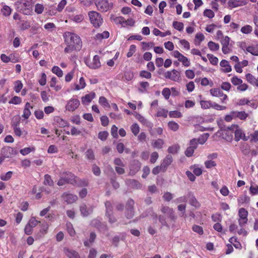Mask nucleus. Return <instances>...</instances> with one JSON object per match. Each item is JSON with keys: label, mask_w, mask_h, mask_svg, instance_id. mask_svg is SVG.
<instances>
[{"label": "nucleus", "mask_w": 258, "mask_h": 258, "mask_svg": "<svg viewBox=\"0 0 258 258\" xmlns=\"http://www.w3.org/2000/svg\"><path fill=\"white\" fill-rule=\"evenodd\" d=\"M64 43L67 47L64 48L65 53H71L72 51H79L82 47V41L80 36L75 33L66 32L63 35Z\"/></svg>", "instance_id": "1"}, {"label": "nucleus", "mask_w": 258, "mask_h": 258, "mask_svg": "<svg viewBox=\"0 0 258 258\" xmlns=\"http://www.w3.org/2000/svg\"><path fill=\"white\" fill-rule=\"evenodd\" d=\"M17 11L25 15H30L32 13V5L30 2L27 0L18 1L15 3Z\"/></svg>", "instance_id": "2"}, {"label": "nucleus", "mask_w": 258, "mask_h": 258, "mask_svg": "<svg viewBox=\"0 0 258 258\" xmlns=\"http://www.w3.org/2000/svg\"><path fill=\"white\" fill-rule=\"evenodd\" d=\"M91 23L95 27H99L102 24L103 19L101 15L95 11L90 12L88 14Z\"/></svg>", "instance_id": "3"}, {"label": "nucleus", "mask_w": 258, "mask_h": 258, "mask_svg": "<svg viewBox=\"0 0 258 258\" xmlns=\"http://www.w3.org/2000/svg\"><path fill=\"white\" fill-rule=\"evenodd\" d=\"M135 202L133 200H128L125 206V216L127 219H132L134 216V205Z\"/></svg>", "instance_id": "4"}, {"label": "nucleus", "mask_w": 258, "mask_h": 258, "mask_svg": "<svg viewBox=\"0 0 258 258\" xmlns=\"http://www.w3.org/2000/svg\"><path fill=\"white\" fill-rule=\"evenodd\" d=\"M135 116L140 122L142 124L146 125L147 126L150 128L149 130V133L151 136H154L155 135L154 131L153 130V124L147 120L144 116L140 114L135 113Z\"/></svg>", "instance_id": "5"}, {"label": "nucleus", "mask_w": 258, "mask_h": 258, "mask_svg": "<svg viewBox=\"0 0 258 258\" xmlns=\"http://www.w3.org/2000/svg\"><path fill=\"white\" fill-rule=\"evenodd\" d=\"M161 211L171 220L175 221L176 219L177 216L175 215L174 211L172 208L168 206L162 205Z\"/></svg>", "instance_id": "6"}, {"label": "nucleus", "mask_w": 258, "mask_h": 258, "mask_svg": "<svg viewBox=\"0 0 258 258\" xmlns=\"http://www.w3.org/2000/svg\"><path fill=\"white\" fill-rule=\"evenodd\" d=\"M67 182L71 184H78L80 179L71 172H63L61 173Z\"/></svg>", "instance_id": "7"}, {"label": "nucleus", "mask_w": 258, "mask_h": 258, "mask_svg": "<svg viewBox=\"0 0 258 258\" xmlns=\"http://www.w3.org/2000/svg\"><path fill=\"white\" fill-rule=\"evenodd\" d=\"M166 79H170L175 82H179L181 80L180 75L179 72L176 70L171 71H167L164 74Z\"/></svg>", "instance_id": "8"}, {"label": "nucleus", "mask_w": 258, "mask_h": 258, "mask_svg": "<svg viewBox=\"0 0 258 258\" xmlns=\"http://www.w3.org/2000/svg\"><path fill=\"white\" fill-rule=\"evenodd\" d=\"M198 147V141L196 139H193L189 142V146L185 151V155L188 157H190L193 155L195 150L197 149Z\"/></svg>", "instance_id": "9"}, {"label": "nucleus", "mask_w": 258, "mask_h": 258, "mask_svg": "<svg viewBox=\"0 0 258 258\" xmlns=\"http://www.w3.org/2000/svg\"><path fill=\"white\" fill-rule=\"evenodd\" d=\"M95 5L98 10L101 12H106L111 7L107 0H96Z\"/></svg>", "instance_id": "10"}, {"label": "nucleus", "mask_w": 258, "mask_h": 258, "mask_svg": "<svg viewBox=\"0 0 258 258\" xmlns=\"http://www.w3.org/2000/svg\"><path fill=\"white\" fill-rule=\"evenodd\" d=\"M80 104V101L78 99L71 98L68 101L66 109L69 111H74L79 106Z\"/></svg>", "instance_id": "11"}, {"label": "nucleus", "mask_w": 258, "mask_h": 258, "mask_svg": "<svg viewBox=\"0 0 258 258\" xmlns=\"http://www.w3.org/2000/svg\"><path fill=\"white\" fill-rule=\"evenodd\" d=\"M210 92L213 96L221 98L222 103H224V101L227 100L228 98L227 95L224 94L223 92L219 88L211 89Z\"/></svg>", "instance_id": "12"}, {"label": "nucleus", "mask_w": 258, "mask_h": 258, "mask_svg": "<svg viewBox=\"0 0 258 258\" xmlns=\"http://www.w3.org/2000/svg\"><path fill=\"white\" fill-rule=\"evenodd\" d=\"M90 225L97 228L99 231H105L107 229L106 225L98 219H93L91 221Z\"/></svg>", "instance_id": "13"}, {"label": "nucleus", "mask_w": 258, "mask_h": 258, "mask_svg": "<svg viewBox=\"0 0 258 258\" xmlns=\"http://www.w3.org/2000/svg\"><path fill=\"white\" fill-rule=\"evenodd\" d=\"M235 135V141L236 142L239 141L240 140L242 139V140L246 141H247L249 139L248 137H246L245 136V134L243 130L240 128L239 126L236 130L234 131Z\"/></svg>", "instance_id": "14"}, {"label": "nucleus", "mask_w": 258, "mask_h": 258, "mask_svg": "<svg viewBox=\"0 0 258 258\" xmlns=\"http://www.w3.org/2000/svg\"><path fill=\"white\" fill-rule=\"evenodd\" d=\"M63 200L68 204L75 202L77 199L78 197L76 195L64 192L62 195Z\"/></svg>", "instance_id": "15"}, {"label": "nucleus", "mask_w": 258, "mask_h": 258, "mask_svg": "<svg viewBox=\"0 0 258 258\" xmlns=\"http://www.w3.org/2000/svg\"><path fill=\"white\" fill-rule=\"evenodd\" d=\"M87 65L92 69H97L101 67V63L100 61V57L98 55H95L92 59V61L88 63L86 62Z\"/></svg>", "instance_id": "16"}, {"label": "nucleus", "mask_w": 258, "mask_h": 258, "mask_svg": "<svg viewBox=\"0 0 258 258\" xmlns=\"http://www.w3.org/2000/svg\"><path fill=\"white\" fill-rule=\"evenodd\" d=\"M173 161V158L171 155H167L163 159L162 163L161 164V168H162V172H164L166 171L167 167L170 165Z\"/></svg>", "instance_id": "17"}, {"label": "nucleus", "mask_w": 258, "mask_h": 258, "mask_svg": "<svg viewBox=\"0 0 258 258\" xmlns=\"http://www.w3.org/2000/svg\"><path fill=\"white\" fill-rule=\"evenodd\" d=\"M63 252L68 258H81L79 253L75 250L64 247Z\"/></svg>", "instance_id": "18"}, {"label": "nucleus", "mask_w": 258, "mask_h": 258, "mask_svg": "<svg viewBox=\"0 0 258 258\" xmlns=\"http://www.w3.org/2000/svg\"><path fill=\"white\" fill-rule=\"evenodd\" d=\"M80 210L84 217H87L93 212V208L92 207H87L85 204H83L80 207Z\"/></svg>", "instance_id": "19"}, {"label": "nucleus", "mask_w": 258, "mask_h": 258, "mask_svg": "<svg viewBox=\"0 0 258 258\" xmlns=\"http://www.w3.org/2000/svg\"><path fill=\"white\" fill-rule=\"evenodd\" d=\"M1 154L6 158H10L14 154V149L10 147H4L1 150Z\"/></svg>", "instance_id": "20"}, {"label": "nucleus", "mask_w": 258, "mask_h": 258, "mask_svg": "<svg viewBox=\"0 0 258 258\" xmlns=\"http://www.w3.org/2000/svg\"><path fill=\"white\" fill-rule=\"evenodd\" d=\"M95 96L94 92H91L83 96L81 98L82 103L85 105L88 104L95 97Z\"/></svg>", "instance_id": "21"}, {"label": "nucleus", "mask_w": 258, "mask_h": 258, "mask_svg": "<svg viewBox=\"0 0 258 258\" xmlns=\"http://www.w3.org/2000/svg\"><path fill=\"white\" fill-rule=\"evenodd\" d=\"M141 167V164L140 162L134 161L130 166V173L135 174L140 170Z\"/></svg>", "instance_id": "22"}, {"label": "nucleus", "mask_w": 258, "mask_h": 258, "mask_svg": "<svg viewBox=\"0 0 258 258\" xmlns=\"http://www.w3.org/2000/svg\"><path fill=\"white\" fill-rule=\"evenodd\" d=\"M231 114L233 115V116L241 120H245L246 118L248 117V114L246 113L245 111H231Z\"/></svg>", "instance_id": "23"}, {"label": "nucleus", "mask_w": 258, "mask_h": 258, "mask_svg": "<svg viewBox=\"0 0 258 258\" xmlns=\"http://www.w3.org/2000/svg\"><path fill=\"white\" fill-rule=\"evenodd\" d=\"M32 106L30 105L29 102H27L25 104V108L23 111L22 117L25 119H28L31 115V111L30 108H32Z\"/></svg>", "instance_id": "24"}, {"label": "nucleus", "mask_w": 258, "mask_h": 258, "mask_svg": "<svg viewBox=\"0 0 258 258\" xmlns=\"http://www.w3.org/2000/svg\"><path fill=\"white\" fill-rule=\"evenodd\" d=\"M220 65L222 68H225L223 71L225 73H228L231 71L232 69L229 65V62L225 59H223L220 63Z\"/></svg>", "instance_id": "25"}, {"label": "nucleus", "mask_w": 258, "mask_h": 258, "mask_svg": "<svg viewBox=\"0 0 258 258\" xmlns=\"http://www.w3.org/2000/svg\"><path fill=\"white\" fill-rule=\"evenodd\" d=\"M126 183L129 186L134 188H140L142 186L138 181L135 179H127Z\"/></svg>", "instance_id": "26"}, {"label": "nucleus", "mask_w": 258, "mask_h": 258, "mask_svg": "<svg viewBox=\"0 0 258 258\" xmlns=\"http://www.w3.org/2000/svg\"><path fill=\"white\" fill-rule=\"evenodd\" d=\"M164 144V142L163 140L158 139L156 140H153L152 145L154 148L161 149L162 148Z\"/></svg>", "instance_id": "27"}, {"label": "nucleus", "mask_w": 258, "mask_h": 258, "mask_svg": "<svg viewBox=\"0 0 258 258\" xmlns=\"http://www.w3.org/2000/svg\"><path fill=\"white\" fill-rule=\"evenodd\" d=\"M96 237V235L95 232H91L90 234V237L89 240H86L84 242V244L85 246H90L91 244L94 242L95 238Z\"/></svg>", "instance_id": "28"}, {"label": "nucleus", "mask_w": 258, "mask_h": 258, "mask_svg": "<svg viewBox=\"0 0 258 258\" xmlns=\"http://www.w3.org/2000/svg\"><path fill=\"white\" fill-rule=\"evenodd\" d=\"M241 152L245 155H247L250 153L249 146L247 144L243 143L240 147Z\"/></svg>", "instance_id": "29"}, {"label": "nucleus", "mask_w": 258, "mask_h": 258, "mask_svg": "<svg viewBox=\"0 0 258 258\" xmlns=\"http://www.w3.org/2000/svg\"><path fill=\"white\" fill-rule=\"evenodd\" d=\"M155 217L156 218L158 217L159 221L160 222L162 226H166L168 228L169 227V225L168 224V223H167V222L166 221V218H165V216L159 215V216H158V215L155 214Z\"/></svg>", "instance_id": "30"}, {"label": "nucleus", "mask_w": 258, "mask_h": 258, "mask_svg": "<svg viewBox=\"0 0 258 258\" xmlns=\"http://www.w3.org/2000/svg\"><path fill=\"white\" fill-rule=\"evenodd\" d=\"M109 36V33L108 31H104L102 33H98L96 35L95 38L101 40L103 39L108 38Z\"/></svg>", "instance_id": "31"}, {"label": "nucleus", "mask_w": 258, "mask_h": 258, "mask_svg": "<svg viewBox=\"0 0 258 258\" xmlns=\"http://www.w3.org/2000/svg\"><path fill=\"white\" fill-rule=\"evenodd\" d=\"M105 206L106 209L105 214L113 213V206L110 201H106L105 203Z\"/></svg>", "instance_id": "32"}, {"label": "nucleus", "mask_w": 258, "mask_h": 258, "mask_svg": "<svg viewBox=\"0 0 258 258\" xmlns=\"http://www.w3.org/2000/svg\"><path fill=\"white\" fill-rule=\"evenodd\" d=\"M12 10L10 7L5 5L1 9V12L5 16H9L11 14Z\"/></svg>", "instance_id": "33"}, {"label": "nucleus", "mask_w": 258, "mask_h": 258, "mask_svg": "<svg viewBox=\"0 0 258 258\" xmlns=\"http://www.w3.org/2000/svg\"><path fill=\"white\" fill-rule=\"evenodd\" d=\"M168 126L171 130L174 132L177 131L179 127L177 123L173 121H170L168 123Z\"/></svg>", "instance_id": "34"}, {"label": "nucleus", "mask_w": 258, "mask_h": 258, "mask_svg": "<svg viewBox=\"0 0 258 258\" xmlns=\"http://www.w3.org/2000/svg\"><path fill=\"white\" fill-rule=\"evenodd\" d=\"M239 218L247 219L248 212L243 208H240L238 211Z\"/></svg>", "instance_id": "35"}, {"label": "nucleus", "mask_w": 258, "mask_h": 258, "mask_svg": "<svg viewBox=\"0 0 258 258\" xmlns=\"http://www.w3.org/2000/svg\"><path fill=\"white\" fill-rule=\"evenodd\" d=\"M212 103L211 101L201 100L200 101V105H201V107L203 109H208L212 107Z\"/></svg>", "instance_id": "36"}, {"label": "nucleus", "mask_w": 258, "mask_h": 258, "mask_svg": "<svg viewBox=\"0 0 258 258\" xmlns=\"http://www.w3.org/2000/svg\"><path fill=\"white\" fill-rule=\"evenodd\" d=\"M86 157V158L90 160V161H93L95 160V155L93 151L90 149H88L85 153Z\"/></svg>", "instance_id": "37"}, {"label": "nucleus", "mask_w": 258, "mask_h": 258, "mask_svg": "<svg viewBox=\"0 0 258 258\" xmlns=\"http://www.w3.org/2000/svg\"><path fill=\"white\" fill-rule=\"evenodd\" d=\"M208 46L212 51H216L219 49V45L211 41L208 42Z\"/></svg>", "instance_id": "38"}, {"label": "nucleus", "mask_w": 258, "mask_h": 258, "mask_svg": "<svg viewBox=\"0 0 258 258\" xmlns=\"http://www.w3.org/2000/svg\"><path fill=\"white\" fill-rule=\"evenodd\" d=\"M43 183L45 185H48L49 186H52L53 184V181L52 180L51 176L48 174L44 175V180Z\"/></svg>", "instance_id": "39"}, {"label": "nucleus", "mask_w": 258, "mask_h": 258, "mask_svg": "<svg viewBox=\"0 0 258 258\" xmlns=\"http://www.w3.org/2000/svg\"><path fill=\"white\" fill-rule=\"evenodd\" d=\"M173 27L179 31H181L183 29L184 25L182 22L174 21L173 22Z\"/></svg>", "instance_id": "40"}, {"label": "nucleus", "mask_w": 258, "mask_h": 258, "mask_svg": "<svg viewBox=\"0 0 258 258\" xmlns=\"http://www.w3.org/2000/svg\"><path fill=\"white\" fill-rule=\"evenodd\" d=\"M140 77L143 78H146L147 79H150L152 77V74L150 72H148L147 71H141L140 72L139 74Z\"/></svg>", "instance_id": "41"}, {"label": "nucleus", "mask_w": 258, "mask_h": 258, "mask_svg": "<svg viewBox=\"0 0 258 258\" xmlns=\"http://www.w3.org/2000/svg\"><path fill=\"white\" fill-rule=\"evenodd\" d=\"M168 114V110L163 108H160L157 112L156 116L157 117H167Z\"/></svg>", "instance_id": "42"}, {"label": "nucleus", "mask_w": 258, "mask_h": 258, "mask_svg": "<svg viewBox=\"0 0 258 258\" xmlns=\"http://www.w3.org/2000/svg\"><path fill=\"white\" fill-rule=\"evenodd\" d=\"M169 116L171 118H180L182 117V114L177 110L171 111L169 112Z\"/></svg>", "instance_id": "43"}, {"label": "nucleus", "mask_w": 258, "mask_h": 258, "mask_svg": "<svg viewBox=\"0 0 258 258\" xmlns=\"http://www.w3.org/2000/svg\"><path fill=\"white\" fill-rule=\"evenodd\" d=\"M52 72L58 77H61L63 75L62 71L57 66H54L52 68Z\"/></svg>", "instance_id": "44"}, {"label": "nucleus", "mask_w": 258, "mask_h": 258, "mask_svg": "<svg viewBox=\"0 0 258 258\" xmlns=\"http://www.w3.org/2000/svg\"><path fill=\"white\" fill-rule=\"evenodd\" d=\"M204 38L205 36L202 33H197L196 35L195 44L196 45H200Z\"/></svg>", "instance_id": "45"}, {"label": "nucleus", "mask_w": 258, "mask_h": 258, "mask_svg": "<svg viewBox=\"0 0 258 258\" xmlns=\"http://www.w3.org/2000/svg\"><path fill=\"white\" fill-rule=\"evenodd\" d=\"M207 57L210 62L213 65H217L218 62V59L217 57L211 54H208Z\"/></svg>", "instance_id": "46"}, {"label": "nucleus", "mask_w": 258, "mask_h": 258, "mask_svg": "<svg viewBox=\"0 0 258 258\" xmlns=\"http://www.w3.org/2000/svg\"><path fill=\"white\" fill-rule=\"evenodd\" d=\"M105 216L108 218V222L110 224H113L115 223L117 221L116 218L113 215V213H109L107 214H105Z\"/></svg>", "instance_id": "47"}, {"label": "nucleus", "mask_w": 258, "mask_h": 258, "mask_svg": "<svg viewBox=\"0 0 258 258\" xmlns=\"http://www.w3.org/2000/svg\"><path fill=\"white\" fill-rule=\"evenodd\" d=\"M20 123V119L19 116L14 117L12 121V126L14 128L15 127H18Z\"/></svg>", "instance_id": "48"}, {"label": "nucleus", "mask_w": 258, "mask_h": 258, "mask_svg": "<svg viewBox=\"0 0 258 258\" xmlns=\"http://www.w3.org/2000/svg\"><path fill=\"white\" fill-rule=\"evenodd\" d=\"M131 131L135 136H137L140 132V127L138 124L134 123L131 126Z\"/></svg>", "instance_id": "49"}, {"label": "nucleus", "mask_w": 258, "mask_h": 258, "mask_svg": "<svg viewBox=\"0 0 258 258\" xmlns=\"http://www.w3.org/2000/svg\"><path fill=\"white\" fill-rule=\"evenodd\" d=\"M252 30V28L251 26L247 25L242 27L241 29V31L244 34H249L251 33Z\"/></svg>", "instance_id": "50"}, {"label": "nucleus", "mask_w": 258, "mask_h": 258, "mask_svg": "<svg viewBox=\"0 0 258 258\" xmlns=\"http://www.w3.org/2000/svg\"><path fill=\"white\" fill-rule=\"evenodd\" d=\"M246 80L251 84L252 85H255V81H256V78L254 77L253 76H252L250 74H247L245 76Z\"/></svg>", "instance_id": "51"}, {"label": "nucleus", "mask_w": 258, "mask_h": 258, "mask_svg": "<svg viewBox=\"0 0 258 258\" xmlns=\"http://www.w3.org/2000/svg\"><path fill=\"white\" fill-rule=\"evenodd\" d=\"M99 103L104 107H109L110 106L106 98L103 96H101L99 98Z\"/></svg>", "instance_id": "52"}, {"label": "nucleus", "mask_w": 258, "mask_h": 258, "mask_svg": "<svg viewBox=\"0 0 258 258\" xmlns=\"http://www.w3.org/2000/svg\"><path fill=\"white\" fill-rule=\"evenodd\" d=\"M246 50L253 55H258V49L253 46H249L246 48Z\"/></svg>", "instance_id": "53"}, {"label": "nucleus", "mask_w": 258, "mask_h": 258, "mask_svg": "<svg viewBox=\"0 0 258 258\" xmlns=\"http://www.w3.org/2000/svg\"><path fill=\"white\" fill-rule=\"evenodd\" d=\"M12 174V171H8L5 174L1 175L0 177L2 180L7 181L11 178Z\"/></svg>", "instance_id": "54"}, {"label": "nucleus", "mask_w": 258, "mask_h": 258, "mask_svg": "<svg viewBox=\"0 0 258 258\" xmlns=\"http://www.w3.org/2000/svg\"><path fill=\"white\" fill-rule=\"evenodd\" d=\"M14 90L16 93L20 92L23 87V84L20 81H17L15 83Z\"/></svg>", "instance_id": "55"}, {"label": "nucleus", "mask_w": 258, "mask_h": 258, "mask_svg": "<svg viewBox=\"0 0 258 258\" xmlns=\"http://www.w3.org/2000/svg\"><path fill=\"white\" fill-rule=\"evenodd\" d=\"M22 101L21 98L18 96H14L9 101L10 104H19Z\"/></svg>", "instance_id": "56"}, {"label": "nucleus", "mask_w": 258, "mask_h": 258, "mask_svg": "<svg viewBox=\"0 0 258 258\" xmlns=\"http://www.w3.org/2000/svg\"><path fill=\"white\" fill-rule=\"evenodd\" d=\"M189 198L190 204L193 206L197 207L198 205V202L196 198L193 195L190 194H189Z\"/></svg>", "instance_id": "57"}, {"label": "nucleus", "mask_w": 258, "mask_h": 258, "mask_svg": "<svg viewBox=\"0 0 258 258\" xmlns=\"http://www.w3.org/2000/svg\"><path fill=\"white\" fill-rule=\"evenodd\" d=\"M44 10V7L43 5L40 4H37L35 5V12L38 14H42Z\"/></svg>", "instance_id": "58"}, {"label": "nucleus", "mask_w": 258, "mask_h": 258, "mask_svg": "<svg viewBox=\"0 0 258 258\" xmlns=\"http://www.w3.org/2000/svg\"><path fill=\"white\" fill-rule=\"evenodd\" d=\"M162 94L164 97L165 99L167 100L169 98L170 95L171 94V91L169 88H165L162 90Z\"/></svg>", "instance_id": "59"}, {"label": "nucleus", "mask_w": 258, "mask_h": 258, "mask_svg": "<svg viewBox=\"0 0 258 258\" xmlns=\"http://www.w3.org/2000/svg\"><path fill=\"white\" fill-rule=\"evenodd\" d=\"M178 61L181 62L182 64L185 67H188L190 65V62L188 60V58L183 55L178 59Z\"/></svg>", "instance_id": "60"}, {"label": "nucleus", "mask_w": 258, "mask_h": 258, "mask_svg": "<svg viewBox=\"0 0 258 258\" xmlns=\"http://www.w3.org/2000/svg\"><path fill=\"white\" fill-rule=\"evenodd\" d=\"M108 136V133L107 131L100 132L98 134V138L102 141L106 140Z\"/></svg>", "instance_id": "61"}, {"label": "nucleus", "mask_w": 258, "mask_h": 258, "mask_svg": "<svg viewBox=\"0 0 258 258\" xmlns=\"http://www.w3.org/2000/svg\"><path fill=\"white\" fill-rule=\"evenodd\" d=\"M192 229L194 232H197L200 235H202L204 233L203 228L199 225H194Z\"/></svg>", "instance_id": "62"}, {"label": "nucleus", "mask_w": 258, "mask_h": 258, "mask_svg": "<svg viewBox=\"0 0 258 258\" xmlns=\"http://www.w3.org/2000/svg\"><path fill=\"white\" fill-rule=\"evenodd\" d=\"M162 198L164 201L169 202L173 199V195L171 193L167 191L164 194Z\"/></svg>", "instance_id": "63"}, {"label": "nucleus", "mask_w": 258, "mask_h": 258, "mask_svg": "<svg viewBox=\"0 0 258 258\" xmlns=\"http://www.w3.org/2000/svg\"><path fill=\"white\" fill-rule=\"evenodd\" d=\"M204 15L209 18H213L214 16V13L210 9H206L204 12Z\"/></svg>", "instance_id": "64"}]
</instances>
